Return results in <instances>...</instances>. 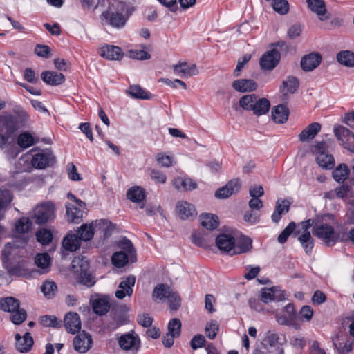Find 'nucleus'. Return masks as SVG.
<instances>
[{
	"instance_id": "nucleus-1",
	"label": "nucleus",
	"mask_w": 354,
	"mask_h": 354,
	"mask_svg": "<svg viewBox=\"0 0 354 354\" xmlns=\"http://www.w3.org/2000/svg\"><path fill=\"white\" fill-rule=\"evenodd\" d=\"M55 162V157L50 150H42L36 153L35 149L23 155L18 162L17 168L21 171H28L32 168L44 169Z\"/></svg>"
},
{
	"instance_id": "nucleus-2",
	"label": "nucleus",
	"mask_w": 354,
	"mask_h": 354,
	"mask_svg": "<svg viewBox=\"0 0 354 354\" xmlns=\"http://www.w3.org/2000/svg\"><path fill=\"white\" fill-rule=\"evenodd\" d=\"M335 219L332 215H326L322 221L313 227V234L326 246H333L339 241V234L334 228Z\"/></svg>"
},
{
	"instance_id": "nucleus-3",
	"label": "nucleus",
	"mask_w": 354,
	"mask_h": 354,
	"mask_svg": "<svg viewBox=\"0 0 354 354\" xmlns=\"http://www.w3.org/2000/svg\"><path fill=\"white\" fill-rule=\"evenodd\" d=\"M19 118L8 114L0 116V149L10 144V139L14 140L15 133L20 128Z\"/></svg>"
},
{
	"instance_id": "nucleus-4",
	"label": "nucleus",
	"mask_w": 354,
	"mask_h": 354,
	"mask_svg": "<svg viewBox=\"0 0 354 354\" xmlns=\"http://www.w3.org/2000/svg\"><path fill=\"white\" fill-rule=\"evenodd\" d=\"M89 263L86 258L77 257L72 261V270L77 277L78 282L88 287L95 284V281L88 271Z\"/></svg>"
},
{
	"instance_id": "nucleus-5",
	"label": "nucleus",
	"mask_w": 354,
	"mask_h": 354,
	"mask_svg": "<svg viewBox=\"0 0 354 354\" xmlns=\"http://www.w3.org/2000/svg\"><path fill=\"white\" fill-rule=\"evenodd\" d=\"M0 308L11 313L10 319L15 324H21L27 317L24 309L19 308V302L14 297H6L0 300Z\"/></svg>"
},
{
	"instance_id": "nucleus-6",
	"label": "nucleus",
	"mask_w": 354,
	"mask_h": 354,
	"mask_svg": "<svg viewBox=\"0 0 354 354\" xmlns=\"http://www.w3.org/2000/svg\"><path fill=\"white\" fill-rule=\"evenodd\" d=\"M26 243L27 239L26 237L16 239L12 243H6L2 251L3 261L7 262L22 256Z\"/></svg>"
},
{
	"instance_id": "nucleus-7",
	"label": "nucleus",
	"mask_w": 354,
	"mask_h": 354,
	"mask_svg": "<svg viewBox=\"0 0 354 354\" xmlns=\"http://www.w3.org/2000/svg\"><path fill=\"white\" fill-rule=\"evenodd\" d=\"M55 205L50 201L38 205L34 211V217L37 224H44L55 218Z\"/></svg>"
},
{
	"instance_id": "nucleus-8",
	"label": "nucleus",
	"mask_w": 354,
	"mask_h": 354,
	"mask_svg": "<svg viewBox=\"0 0 354 354\" xmlns=\"http://www.w3.org/2000/svg\"><path fill=\"white\" fill-rule=\"evenodd\" d=\"M100 19L103 24L109 25L115 28H121L124 26L127 17L118 11H113L111 8L104 11Z\"/></svg>"
},
{
	"instance_id": "nucleus-9",
	"label": "nucleus",
	"mask_w": 354,
	"mask_h": 354,
	"mask_svg": "<svg viewBox=\"0 0 354 354\" xmlns=\"http://www.w3.org/2000/svg\"><path fill=\"white\" fill-rule=\"evenodd\" d=\"M315 153L317 163L319 167L326 169L333 168L335 165L334 158L328 153L324 142H319L316 145Z\"/></svg>"
},
{
	"instance_id": "nucleus-10",
	"label": "nucleus",
	"mask_w": 354,
	"mask_h": 354,
	"mask_svg": "<svg viewBox=\"0 0 354 354\" xmlns=\"http://www.w3.org/2000/svg\"><path fill=\"white\" fill-rule=\"evenodd\" d=\"M334 133L345 149L354 153V133L351 131L339 125L334 128Z\"/></svg>"
},
{
	"instance_id": "nucleus-11",
	"label": "nucleus",
	"mask_w": 354,
	"mask_h": 354,
	"mask_svg": "<svg viewBox=\"0 0 354 354\" xmlns=\"http://www.w3.org/2000/svg\"><path fill=\"white\" fill-rule=\"evenodd\" d=\"M176 214L182 220H189L194 218L197 212L194 205L185 201H180L176 205Z\"/></svg>"
},
{
	"instance_id": "nucleus-12",
	"label": "nucleus",
	"mask_w": 354,
	"mask_h": 354,
	"mask_svg": "<svg viewBox=\"0 0 354 354\" xmlns=\"http://www.w3.org/2000/svg\"><path fill=\"white\" fill-rule=\"evenodd\" d=\"M175 75L181 77H190L196 75L198 70L195 64L181 62L173 66Z\"/></svg>"
},
{
	"instance_id": "nucleus-13",
	"label": "nucleus",
	"mask_w": 354,
	"mask_h": 354,
	"mask_svg": "<svg viewBox=\"0 0 354 354\" xmlns=\"http://www.w3.org/2000/svg\"><path fill=\"white\" fill-rule=\"evenodd\" d=\"M136 283V277L130 275L124 277L120 281L118 289L115 292V297L122 299L126 296H131L133 294V287Z\"/></svg>"
},
{
	"instance_id": "nucleus-14",
	"label": "nucleus",
	"mask_w": 354,
	"mask_h": 354,
	"mask_svg": "<svg viewBox=\"0 0 354 354\" xmlns=\"http://www.w3.org/2000/svg\"><path fill=\"white\" fill-rule=\"evenodd\" d=\"M280 53L275 49L267 51L260 59V66L263 70H272L280 60Z\"/></svg>"
},
{
	"instance_id": "nucleus-15",
	"label": "nucleus",
	"mask_w": 354,
	"mask_h": 354,
	"mask_svg": "<svg viewBox=\"0 0 354 354\" xmlns=\"http://www.w3.org/2000/svg\"><path fill=\"white\" fill-rule=\"evenodd\" d=\"M285 299V293L279 287L265 288L261 292V300L264 303L279 301Z\"/></svg>"
},
{
	"instance_id": "nucleus-16",
	"label": "nucleus",
	"mask_w": 354,
	"mask_h": 354,
	"mask_svg": "<svg viewBox=\"0 0 354 354\" xmlns=\"http://www.w3.org/2000/svg\"><path fill=\"white\" fill-rule=\"evenodd\" d=\"M295 318V308L292 304H287L281 313L276 315L277 322L281 325L293 326Z\"/></svg>"
},
{
	"instance_id": "nucleus-17",
	"label": "nucleus",
	"mask_w": 354,
	"mask_h": 354,
	"mask_svg": "<svg viewBox=\"0 0 354 354\" xmlns=\"http://www.w3.org/2000/svg\"><path fill=\"white\" fill-rule=\"evenodd\" d=\"M308 8L315 13L321 21L329 19L330 14L326 10L324 0H306Z\"/></svg>"
},
{
	"instance_id": "nucleus-18",
	"label": "nucleus",
	"mask_w": 354,
	"mask_h": 354,
	"mask_svg": "<svg viewBox=\"0 0 354 354\" xmlns=\"http://www.w3.org/2000/svg\"><path fill=\"white\" fill-rule=\"evenodd\" d=\"M241 187V182L239 179L230 181L225 186L218 189L215 192V196L218 198H226L239 192Z\"/></svg>"
},
{
	"instance_id": "nucleus-19",
	"label": "nucleus",
	"mask_w": 354,
	"mask_h": 354,
	"mask_svg": "<svg viewBox=\"0 0 354 354\" xmlns=\"http://www.w3.org/2000/svg\"><path fill=\"white\" fill-rule=\"evenodd\" d=\"M322 61V56L315 53H312L304 56L300 62L301 67L304 71H312L315 69Z\"/></svg>"
},
{
	"instance_id": "nucleus-20",
	"label": "nucleus",
	"mask_w": 354,
	"mask_h": 354,
	"mask_svg": "<svg viewBox=\"0 0 354 354\" xmlns=\"http://www.w3.org/2000/svg\"><path fill=\"white\" fill-rule=\"evenodd\" d=\"M91 336L85 332L80 333L73 340L74 348L82 353L86 352L91 347Z\"/></svg>"
},
{
	"instance_id": "nucleus-21",
	"label": "nucleus",
	"mask_w": 354,
	"mask_h": 354,
	"mask_svg": "<svg viewBox=\"0 0 354 354\" xmlns=\"http://www.w3.org/2000/svg\"><path fill=\"white\" fill-rule=\"evenodd\" d=\"M93 227H94L95 232L99 234L104 239L110 236L114 230L113 225L106 219L93 221Z\"/></svg>"
},
{
	"instance_id": "nucleus-22",
	"label": "nucleus",
	"mask_w": 354,
	"mask_h": 354,
	"mask_svg": "<svg viewBox=\"0 0 354 354\" xmlns=\"http://www.w3.org/2000/svg\"><path fill=\"white\" fill-rule=\"evenodd\" d=\"M99 53L102 57L109 60H120L124 55L120 47L112 45H104L102 46Z\"/></svg>"
},
{
	"instance_id": "nucleus-23",
	"label": "nucleus",
	"mask_w": 354,
	"mask_h": 354,
	"mask_svg": "<svg viewBox=\"0 0 354 354\" xmlns=\"http://www.w3.org/2000/svg\"><path fill=\"white\" fill-rule=\"evenodd\" d=\"M119 344L124 350L137 351L140 347V339L138 335L128 333L120 337Z\"/></svg>"
},
{
	"instance_id": "nucleus-24",
	"label": "nucleus",
	"mask_w": 354,
	"mask_h": 354,
	"mask_svg": "<svg viewBox=\"0 0 354 354\" xmlns=\"http://www.w3.org/2000/svg\"><path fill=\"white\" fill-rule=\"evenodd\" d=\"M232 88L239 93H248L257 88V82L251 79H239L232 82Z\"/></svg>"
},
{
	"instance_id": "nucleus-25",
	"label": "nucleus",
	"mask_w": 354,
	"mask_h": 354,
	"mask_svg": "<svg viewBox=\"0 0 354 354\" xmlns=\"http://www.w3.org/2000/svg\"><path fill=\"white\" fill-rule=\"evenodd\" d=\"M66 218L67 221L71 223H79L82 218L83 212L82 209L84 207H80L71 203H66Z\"/></svg>"
},
{
	"instance_id": "nucleus-26",
	"label": "nucleus",
	"mask_w": 354,
	"mask_h": 354,
	"mask_svg": "<svg viewBox=\"0 0 354 354\" xmlns=\"http://www.w3.org/2000/svg\"><path fill=\"white\" fill-rule=\"evenodd\" d=\"M66 330L72 334L78 332L81 328V321L76 313H68L64 317Z\"/></svg>"
},
{
	"instance_id": "nucleus-27",
	"label": "nucleus",
	"mask_w": 354,
	"mask_h": 354,
	"mask_svg": "<svg viewBox=\"0 0 354 354\" xmlns=\"http://www.w3.org/2000/svg\"><path fill=\"white\" fill-rule=\"evenodd\" d=\"M234 238L230 234H221L216 237V244L219 250L230 255L234 244Z\"/></svg>"
},
{
	"instance_id": "nucleus-28",
	"label": "nucleus",
	"mask_w": 354,
	"mask_h": 354,
	"mask_svg": "<svg viewBox=\"0 0 354 354\" xmlns=\"http://www.w3.org/2000/svg\"><path fill=\"white\" fill-rule=\"evenodd\" d=\"M252 245L251 240L245 236L240 237L236 240L234 238V244L230 255L240 254L248 252Z\"/></svg>"
},
{
	"instance_id": "nucleus-29",
	"label": "nucleus",
	"mask_w": 354,
	"mask_h": 354,
	"mask_svg": "<svg viewBox=\"0 0 354 354\" xmlns=\"http://www.w3.org/2000/svg\"><path fill=\"white\" fill-rule=\"evenodd\" d=\"M16 348L21 353H26L30 350L33 344V339L29 333H26L23 337L19 334L15 335Z\"/></svg>"
},
{
	"instance_id": "nucleus-30",
	"label": "nucleus",
	"mask_w": 354,
	"mask_h": 354,
	"mask_svg": "<svg viewBox=\"0 0 354 354\" xmlns=\"http://www.w3.org/2000/svg\"><path fill=\"white\" fill-rule=\"evenodd\" d=\"M42 80L47 84L57 86L65 81V77L62 73L55 71H44L41 74Z\"/></svg>"
},
{
	"instance_id": "nucleus-31",
	"label": "nucleus",
	"mask_w": 354,
	"mask_h": 354,
	"mask_svg": "<svg viewBox=\"0 0 354 354\" xmlns=\"http://www.w3.org/2000/svg\"><path fill=\"white\" fill-rule=\"evenodd\" d=\"M337 197L343 198L348 197V203L354 205V179L350 181L349 185H342L335 190Z\"/></svg>"
},
{
	"instance_id": "nucleus-32",
	"label": "nucleus",
	"mask_w": 354,
	"mask_h": 354,
	"mask_svg": "<svg viewBox=\"0 0 354 354\" xmlns=\"http://www.w3.org/2000/svg\"><path fill=\"white\" fill-rule=\"evenodd\" d=\"M82 241L77 234L69 233L62 241L63 248L69 252H75L81 245Z\"/></svg>"
},
{
	"instance_id": "nucleus-33",
	"label": "nucleus",
	"mask_w": 354,
	"mask_h": 354,
	"mask_svg": "<svg viewBox=\"0 0 354 354\" xmlns=\"http://www.w3.org/2000/svg\"><path fill=\"white\" fill-rule=\"evenodd\" d=\"M321 124L318 122H313L305 128L299 135V139L301 142L308 141L313 139L320 131Z\"/></svg>"
},
{
	"instance_id": "nucleus-34",
	"label": "nucleus",
	"mask_w": 354,
	"mask_h": 354,
	"mask_svg": "<svg viewBox=\"0 0 354 354\" xmlns=\"http://www.w3.org/2000/svg\"><path fill=\"white\" fill-rule=\"evenodd\" d=\"M92 308L95 313L99 315L106 314L110 308L108 297L103 296L92 301Z\"/></svg>"
},
{
	"instance_id": "nucleus-35",
	"label": "nucleus",
	"mask_w": 354,
	"mask_h": 354,
	"mask_svg": "<svg viewBox=\"0 0 354 354\" xmlns=\"http://www.w3.org/2000/svg\"><path fill=\"white\" fill-rule=\"evenodd\" d=\"M272 119L276 123H285L289 116V109L283 104L274 106L272 110Z\"/></svg>"
},
{
	"instance_id": "nucleus-36",
	"label": "nucleus",
	"mask_w": 354,
	"mask_h": 354,
	"mask_svg": "<svg viewBox=\"0 0 354 354\" xmlns=\"http://www.w3.org/2000/svg\"><path fill=\"white\" fill-rule=\"evenodd\" d=\"M290 203L287 200L278 199L276 202L275 209L272 214V220L274 223H278L283 214L289 211Z\"/></svg>"
},
{
	"instance_id": "nucleus-37",
	"label": "nucleus",
	"mask_w": 354,
	"mask_h": 354,
	"mask_svg": "<svg viewBox=\"0 0 354 354\" xmlns=\"http://www.w3.org/2000/svg\"><path fill=\"white\" fill-rule=\"evenodd\" d=\"M270 107V103L268 99L258 98L257 96L252 111L257 115H262L268 112Z\"/></svg>"
},
{
	"instance_id": "nucleus-38",
	"label": "nucleus",
	"mask_w": 354,
	"mask_h": 354,
	"mask_svg": "<svg viewBox=\"0 0 354 354\" xmlns=\"http://www.w3.org/2000/svg\"><path fill=\"white\" fill-rule=\"evenodd\" d=\"M201 224L207 230H214L218 226V218L212 214H202L200 216Z\"/></svg>"
},
{
	"instance_id": "nucleus-39",
	"label": "nucleus",
	"mask_w": 354,
	"mask_h": 354,
	"mask_svg": "<svg viewBox=\"0 0 354 354\" xmlns=\"http://www.w3.org/2000/svg\"><path fill=\"white\" fill-rule=\"evenodd\" d=\"M175 187L179 190H192L196 187L195 182L188 177H177L173 182Z\"/></svg>"
},
{
	"instance_id": "nucleus-40",
	"label": "nucleus",
	"mask_w": 354,
	"mask_h": 354,
	"mask_svg": "<svg viewBox=\"0 0 354 354\" xmlns=\"http://www.w3.org/2000/svg\"><path fill=\"white\" fill-rule=\"evenodd\" d=\"M298 234V240L307 254H310L314 246V241L310 232H303Z\"/></svg>"
},
{
	"instance_id": "nucleus-41",
	"label": "nucleus",
	"mask_w": 354,
	"mask_h": 354,
	"mask_svg": "<svg viewBox=\"0 0 354 354\" xmlns=\"http://www.w3.org/2000/svg\"><path fill=\"white\" fill-rule=\"evenodd\" d=\"M95 233L93 222L90 224L82 225L77 231V235L82 241H90L93 237Z\"/></svg>"
},
{
	"instance_id": "nucleus-42",
	"label": "nucleus",
	"mask_w": 354,
	"mask_h": 354,
	"mask_svg": "<svg viewBox=\"0 0 354 354\" xmlns=\"http://www.w3.org/2000/svg\"><path fill=\"white\" fill-rule=\"evenodd\" d=\"M12 201V195L6 189L0 187V220L3 217V212Z\"/></svg>"
},
{
	"instance_id": "nucleus-43",
	"label": "nucleus",
	"mask_w": 354,
	"mask_h": 354,
	"mask_svg": "<svg viewBox=\"0 0 354 354\" xmlns=\"http://www.w3.org/2000/svg\"><path fill=\"white\" fill-rule=\"evenodd\" d=\"M128 198L134 203L142 202L145 198V189L139 186L131 187L127 192Z\"/></svg>"
},
{
	"instance_id": "nucleus-44",
	"label": "nucleus",
	"mask_w": 354,
	"mask_h": 354,
	"mask_svg": "<svg viewBox=\"0 0 354 354\" xmlns=\"http://www.w3.org/2000/svg\"><path fill=\"white\" fill-rule=\"evenodd\" d=\"M171 288L166 284H159L155 287L152 293V297L154 300H163L169 297Z\"/></svg>"
},
{
	"instance_id": "nucleus-45",
	"label": "nucleus",
	"mask_w": 354,
	"mask_h": 354,
	"mask_svg": "<svg viewBox=\"0 0 354 354\" xmlns=\"http://www.w3.org/2000/svg\"><path fill=\"white\" fill-rule=\"evenodd\" d=\"M118 245L124 252L129 255L131 262H135L136 261V250L130 240L124 238L119 241Z\"/></svg>"
},
{
	"instance_id": "nucleus-46",
	"label": "nucleus",
	"mask_w": 354,
	"mask_h": 354,
	"mask_svg": "<svg viewBox=\"0 0 354 354\" xmlns=\"http://www.w3.org/2000/svg\"><path fill=\"white\" fill-rule=\"evenodd\" d=\"M129 259V255L123 251L115 252L111 257L113 264L118 268L124 267Z\"/></svg>"
},
{
	"instance_id": "nucleus-47",
	"label": "nucleus",
	"mask_w": 354,
	"mask_h": 354,
	"mask_svg": "<svg viewBox=\"0 0 354 354\" xmlns=\"http://www.w3.org/2000/svg\"><path fill=\"white\" fill-rule=\"evenodd\" d=\"M44 295L48 299L54 297L57 291V286L53 281H46L41 286Z\"/></svg>"
},
{
	"instance_id": "nucleus-48",
	"label": "nucleus",
	"mask_w": 354,
	"mask_h": 354,
	"mask_svg": "<svg viewBox=\"0 0 354 354\" xmlns=\"http://www.w3.org/2000/svg\"><path fill=\"white\" fill-rule=\"evenodd\" d=\"M338 62L346 66H354V53L350 50H344L337 54Z\"/></svg>"
},
{
	"instance_id": "nucleus-49",
	"label": "nucleus",
	"mask_w": 354,
	"mask_h": 354,
	"mask_svg": "<svg viewBox=\"0 0 354 354\" xmlns=\"http://www.w3.org/2000/svg\"><path fill=\"white\" fill-rule=\"evenodd\" d=\"M156 159L158 164L162 167H169L176 163L174 156L165 153H158Z\"/></svg>"
},
{
	"instance_id": "nucleus-50",
	"label": "nucleus",
	"mask_w": 354,
	"mask_h": 354,
	"mask_svg": "<svg viewBox=\"0 0 354 354\" xmlns=\"http://www.w3.org/2000/svg\"><path fill=\"white\" fill-rule=\"evenodd\" d=\"M349 174V169L346 165L341 164L333 172V178L337 182H343L346 179Z\"/></svg>"
},
{
	"instance_id": "nucleus-51",
	"label": "nucleus",
	"mask_w": 354,
	"mask_h": 354,
	"mask_svg": "<svg viewBox=\"0 0 354 354\" xmlns=\"http://www.w3.org/2000/svg\"><path fill=\"white\" fill-rule=\"evenodd\" d=\"M17 144L20 147L26 149L35 144V139L30 133L23 132L17 138Z\"/></svg>"
},
{
	"instance_id": "nucleus-52",
	"label": "nucleus",
	"mask_w": 354,
	"mask_h": 354,
	"mask_svg": "<svg viewBox=\"0 0 354 354\" xmlns=\"http://www.w3.org/2000/svg\"><path fill=\"white\" fill-rule=\"evenodd\" d=\"M32 226V222L27 217L19 218L15 222V230L19 234H25L28 232Z\"/></svg>"
},
{
	"instance_id": "nucleus-53",
	"label": "nucleus",
	"mask_w": 354,
	"mask_h": 354,
	"mask_svg": "<svg viewBox=\"0 0 354 354\" xmlns=\"http://www.w3.org/2000/svg\"><path fill=\"white\" fill-rule=\"evenodd\" d=\"M266 342L271 346L283 345L286 343V337L282 334L279 335L269 331L267 334Z\"/></svg>"
},
{
	"instance_id": "nucleus-54",
	"label": "nucleus",
	"mask_w": 354,
	"mask_h": 354,
	"mask_svg": "<svg viewBox=\"0 0 354 354\" xmlns=\"http://www.w3.org/2000/svg\"><path fill=\"white\" fill-rule=\"evenodd\" d=\"M37 240L43 245H48L53 239V234L49 230L46 228L40 229L36 233Z\"/></svg>"
},
{
	"instance_id": "nucleus-55",
	"label": "nucleus",
	"mask_w": 354,
	"mask_h": 354,
	"mask_svg": "<svg viewBox=\"0 0 354 354\" xmlns=\"http://www.w3.org/2000/svg\"><path fill=\"white\" fill-rule=\"evenodd\" d=\"M129 95L132 97L138 99H149V96L148 93L140 86L138 85L131 86L127 91Z\"/></svg>"
},
{
	"instance_id": "nucleus-56",
	"label": "nucleus",
	"mask_w": 354,
	"mask_h": 354,
	"mask_svg": "<svg viewBox=\"0 0 354 354\" xmlns=\"http://www.w3.org/2000/svg\"><path fill=\"white\" fill-rule=\"evenodd\" d=\"M219 330V326L216 320H211L208 322L205 328V333L207 338L214 339Z\"/></svg>"
},
{
	"instance_id": "nucleus-57",
	"label": "nucleus",
	"mask_w": 354,
	"mask_h": 354,
	"mask_svg": "<svg viewBox=\"0 0 354 354\" xmlns=\"http://www.w3.org/2000/svg\"><path fill=\"white\" fill-rule=\"evenodd\" d=\"M257 95H245L239 100V105L244 110L252 111Z\"/></svg>"
},
{
	"instance_id": "nucleus-58",
	"label": "nucleus",
	"mask_w": 354,
	"mask_h": 354,
	"mask_svg": "<svg viewBox=\"0 0 354 354\" xmlns=\"http://www.w3.org/2000/svg\"><path fill=\"white\" fill-rule=\"evenodd\" d=\"M169 302V308L172 310H176L180 306L181 299L178 294L174 291L171 288L169 297H167Z\"/></svg>"
},
{
	"instance_id": "nucleus-59",
	"label": "nucleus",
	"mask_w": 354,
	"mask_h": 354,
	"mask_svg": "<svg viewBox=\"0 0 354 354\" xmlns=\"http://www.w3.org/2000/svg\"><path fill=\"white\" fill-rule=\"evenodd\" d=\"M37 266L44 270H46L50 262V258L46 253L38 254L35 259Z\"/></svg>"
},
{
	"instance_id": "nucleus-60",
	"label": "nucleus",
	"mask_w": 354,
	"mask_h": 354,
	"mask_svg": "<svg viewBox=\"0 0 354 354\" xmlns=\"http://www.w3.org/2000/svg\"><path fill=\"white\" fill-rule=\"evenodd\" d=\"M299 86L297 78L294 77H288L283 82V92L286 93H293Z\"/></svg>"
},
{
	"instance_id": "nucleus-61",
	"label": "nucleus",
	"mask_w": 354,
	"mask_h": 354,
	"mask_svg": "<svg viewBox=\"0 0 354 354\" xmlns=\"http://www.w3.org/2000/svg\"><path fill=\"white\" fill-rule=\"evenodd\" d=\"M272 8L278 13L285 15L288 12L289 3L287 0H273Z\"/></svg>"
},
{
	"instance_id": "nucleus-62",
	"label": "nucleus",
	"mask_w": 354,
	"mask_h": 354,
	"mask_svg": "<svg viewBox=\"0 0 354 354\" xmlns=\"http://www.w3.org/2000/svg\"><path fill=\"white\" fill-rule=\"evenodd\" d=\"M181 322L178 319H172L168 324V333L178 337L180 333Z\"/></svg>"
},
{
	"instance_id": "nucleus-63",
	"label": "nucleus",
	"mask_w": 354,
	"mask_h": 354,
	"mask_svg": "<svg viewBox=\"0 0 354 354\" xmlns=\"http://www.w3.org/2000/svg\"><path fill=\"white\" fill-rule=\"evenodd\" d=\"M296 229V224L294 222H291L282 231V232L278 236V241L280 243H284L288 236L293 232Z\"/></svg>"
},
{
	"instance_id": "nucleus-64",
	"label": "nucleus",
	"mask_w": 354,
	"mask_h": 354,
	"mask_svg": "<svg viewBox=\"0 0 354 354\" xmlns=\"http://www.w3.org/2000/svg\"><path fill=\"white\" fill-rule=\"evenodd\" d=\"M313 310L310 306H304L299 313V319L302 322H309L313 315Z\"/></svg>"
}]
</instances>
